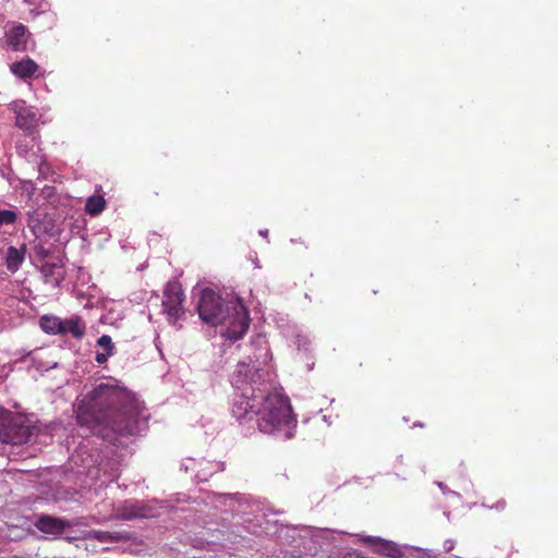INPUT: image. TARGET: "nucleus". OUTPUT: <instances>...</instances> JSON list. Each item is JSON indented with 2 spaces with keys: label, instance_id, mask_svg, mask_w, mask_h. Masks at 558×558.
Returning a JSON list of instances; mask_svg holds the SVG:
<instances>
[{
  "label": "nucleus",
  "instance_id": "2f4dec72",
  "mask_svg": "<svg viewBox=\"0 0 558 558\" xmlns=\"http://www.w3.org/2000/svg\"><path fill=\"white\" fill-rule=\"evenodd\" d=\"M259 234H260L263 238H267V236H268V230H267V229L259 230Z\"/></svg>",
  "mask_w": 558,
  "mask_h": 558
},
{
  "label": "nucleus",
  "instance_id": "dca6fc26",
  "mask_svg": "<svg viewBox=\"0 0 558 558\" xmlns=\"http://www.w3.org/2000/svg\"><path fill=\"white\" fill-rule=\"evenodd\" d=\"M223 462L202 460L198 461L194 478L197 483L207 481L214 473L223 471Z\"/></svg>",
  "mask_w": 558,
  "mask_h": 558
},
{
  "label": "nucleus",
  "instance_id": "f257e3e1",
  "mask_svg": "<svg viewBox=\"0 0 558 558\" xmlns=\"http://www.w3.org/2000/svg\"><path fill=\"white\" fill-rule=\"evenodd\" d=\"M252 345L256 349L250 363L239 362L231 377L234 388L232 416L241 425H247L248 430L257 427L269 435L283 432V438L289 439L293 436L296 418L287 397L269 392L268 372L262 367L270 359L269 348L260 336L252 341Z\"/></svg>",
  "mask_w": 558,
  "mask_h": 558
},
{
  "label": "nucleus",
  "instance_id": "393cba45",
  "mask_svg": "<svg viewBox=\"0 0 558 558\" xmlns=\"http://www.w3.org/2000/svg\"><path fill=\"white\" fill-rule=\"evenodd\" d=\"M197 464L198 462L193 459V458H187L185 459L182 464H181V470H183L184 472H195L196 473V470H197Z\"/></svg>",
  "mask_w": 558,
  "mask_h": 558
},
{
  "label": "nucleus",
  "instance_id": "7c9ffc66",
  "mask_svg": "<svg viewBox=\"0 0 558 558\" xmlns=\"http://www.w3.org/2000/svg\"><path fill=\"white\" fill-rule=\"evenodd\" d=\"M493 508L496 510H504L506 508V501L499 500Z\"/></svg>",
  "mask_w": 558,
  "mask_h": 558
},
{
  "label": "nucleus",
  "instance_id": "b1692460",
  "mask_svg": "<svg viewBox=\"0 0 558 558\" xmlns=\"http://www.w3.org/2000/svg\"><path fill=\"white\" fill-rule=\"evenodd\" d=\"M17 219L15 211L10 209L0 210V227L3 225H14Z\"/></svg>",
  "mask_w": 558,
  "mask_h": 558
},
{
  "label": "nucleus",
  "instance_id": "1a4fd4ad",
  "mask_svg": "<svg viewBox=\"0 0 558 558\" xmlns=\"http://www.w3.org/2000/svg\"><path fill=\"white\" fill-rule=\"evenodd\" d=\"M153 517H155V510L138 500H126L117 511V518L121 520Z\"/></svg>",
  "mask_w": 558,
  "mask_h": 558
},
{
  "label": "nucleus",
  "instance_id": "7ed1b4c3",
  "mask_svg": "<svg viewBox=\"0 0 558 558\" xmlns=\"http://www.w3.org/2000/svg\"><path fill=\"white\" fill-rule=\"evenodd\" d=\"M215 507L225 512L235 514L238 520L232 524L227 534V541L233 545H244L247 535H269L277 532V522L268 519L266 510L245 495L214 494Z\"/></svg>",
  "mask_w": 558,
  "mask_h": 558
},
{
  "label": "nucleus",
  "instance_id": "f8f14e48",
  "mask_svg": "<svg viewBox=\"0 0 558 558\" xmlns=\"http://www.w3.org/2000/svg\"><path fill=\"white\" fill-rule=\"evenodd\" d=\"M364 542L369 544L375 551L390 558H399L403 555L402 549L393 542L380 537L367 536Z\"/></svg>",
  "mask_w": 558,
  "mask_h": 558
},
{
  "label": "nucleus",
  "instance_id": "a211bd4d",
  "mask_svg": "<svg viewBox=\"0 0 558 558\" xmlns=\"http://www.w3.org/2000/svg\"><path fill=\"white\" fill-rule=\"evenodd\" d=\"M39 326L48 335H59L61 327V317L56 315H44L39 318Z\"/></svg>",
  "mask_w": 558,
  "mask_h": 558
},
{
  "label": "nucleus",
  "instance_id": "423d86ee",
  "mask_svg": "<svg viewBox=\"0 0 558 558\" xmlns=\"http://www.w3.org/2000/svg\"><path fill=\"white\" fill-rule=\"evenodd\" d=\"M183 301L181 286L178 282H168L163 291L162 307L170 324L174 325L184 316Z\"/></svg>",
  "mask_w": 558,
  "mask_h": 558
},
{
  "label": "nucleus",
  "instance_id": "20e7f679",
  "mask_svg": "<svg viewBox=\"0 0 558 558\" xmlns=\"http://www.w3.org/2000/svg\"><path fill=\"white\" fill-rule=\"evenodd\" d=\"M197 311L204 323L223 326L221 336L229 340L241 339L250 327L248 311L242 300L233 294H226L223 298L206 288L201 292Z\"/></svg>",
  "mask_w": 558,
  "mask_h": 558
},
{
  "label": "nucleus",
  "instance_id": "a878e982",
  "mask_svg": "<svg viewBox=\"0 0 558 558\" xmlns=\"http://www.w3.org/2000/svg\"><path fill=\"white\" fill-rule=\"evenodd\" d=\"M16 150L20 156H23L26 158H31V157L35 156L34 153L29 154L27 144H24L23 142H19L16 144Z\"/></svg>",
  "mask_w": 558,
  "mask_h": 558
},
{
  "label": "nucleus",
  "instance_id": "0eeeda50",
  "mask_svg": "<svg viewBox=\"0 0 558 558\" xmlns=\"http://www.w3.org/2000/svg\"><path fill=\"white\" fill-rule=\"evenodd\" d=\"M307 534L302 537L305 555L310 558H323L328 551L332 533L327 530H308Z\"/></svg>",
  "mask_w": 558,
  "mask_h": 558
},
{
  "label": "nucleus",
  "instance_id": "aec40b11",
  "mask_svg": "<svg viewBox=\"0 0 558 558\" xmlns=\"http://www.w3.org/2000/svg\"><path fill=\"white\" fill-rule=\"evenodd\" d=\"M24 260V254L14 246H10L7 252V267L15 272Z\"/></svg>",
  "mask_w": 558,
  "mask_h": 558
},
{
  "label": "nucleus",
  "instance_id": "473e14b6",
  "mask_svg": "<svg viewBox=\"0 0 558 558\" xmlns=\"http://www.w3.org/2000/svg\"><path fill=\"white\" fill-rule=\"evenodd\" d=\"M38 254H40V255H41V256H44V257H45V256H47V252L45 251V248H44V247H39V248H38Z\"/></svg>",
  "mask_w": 558,
  "mask_h": 558
},
{
  "label": "nucleus",
  "instance_id": "4468645a",
  "mask_svg": "<svg viewBox=\"0 0 558 558\" xmlns=\"http://www.w3.org/2000/svg\"><path fill=\"white\" fill-rule=\"evenodd\" d=\"M86 326L80 316L61 318L60 336L71 335L75 339H82L85 336Z\"/></svg>",
  "mask_w": 558,
  "mask_h": 558
},
{
  "label": "nucleus",
  "instance_id": "f704fd0d",
  "mask_svg": "<svg viewBox=\"0 0 558 558\" xmlns=\"http://www.w3.org/2000/svg\"><path fill=\"white\" fill-rule=\"evenodd\" d=\"M31 14L34 15V16H37L39 14V12H35L34 10H32Z\"/></svg>",
  "mask_w": 558,
  "mask_h": 558
},
{
  "label": "nucleus",
  "instance_id": "72a5a7b5",
  "mask_svg": "<svg viewBox=\"0 0 558 558\" xmlns=\"http://www.w3.org/2000/svg\"><path fill=\"white\" fill-rule=\"evenodd\" d=\"M24 3L28 4V5H32L34 4V0H23Z\"/></svg>",
  "mask_w": 558,
  "mask_h": 558
},
{
  "label": "nucleus",
  "instance_id": "6e6552de",
  "mask_svg": "<svg viewBox=\"0 0 558 558\" xmlns=\"http://www.w3.org/2000/svg\"><path fill=\"white\" fill-rule=\"evenodd\" d=\"M34 525L43 533L60 535L68 527L73 526L74 523L63 518H57L49 514H39L36 517Z\"/></svg>",
  "mask_w": 558,
  "mask_h": 558
},
{
  "label": "nucleus",
  "instance_id": "6ab92c4d",
  "mask_svg": "<svg viewBox=\"0 0 558 558\" xmlns=\"http://www.w3.org/2000/svg\"><path fill=\"white\" fill-rule=\"evenodd\" d=\"M41 196L45 201H47L53 207H58L68 202V197L62 196L58 193L57 189L51 185H45L41 189Z\"/></svg>",
  "mask_w": 558,
  "mask_h": 558
},
{
  "label": "nucleus",
  "instance_id": "c756f323",
  "mask_svg": "<svg viewBox=\"0 0 558 558\" xmlns=\"http://www.w3.org/2000/svg\"><path fill=\"white\" fill-rule=\"evenodd\" d=\"M437 486L442 490L444 494H454L453 492L447 489V487L445 486V484L442 482H436Z\"/></svg>",
  "mask_w": 558,
  "mask_h": 558
},
{
  "label": "nucleus",
  "instance_id": "f3484780",
  "mask_svg": "<svg viewBox=\"0 0 558 558\" xmlns=\"http://www.w3.org/2000/svg\"><path fill=\"white\" fill-rule=\"evenodd\" d=\"M37 70V63L29 58L23 59L19 62H14L11 65V71L21 78L32 77Z\"/></svg>",
  "mask_w": 558,
  "mask_h": 558
},
{
  "label": "nucleus",
  "instance_id": "9b49d317",
  "mask_svg": "<svg viewBox=\"0 0 558 558\" xmlns=\"http://www.w3.org/2000/svg\"><path fill=\"white\" fill-rule=\"evenodd\" d=\"M31 34L26 26L19 23L15 24L7 34V44L13 51H25L27 49L28 39Z\"/></svg>",
  "mask_w": 558,
  "mask_h": 558
},
{
  "label": "nucleus",
  "instance_id": "5701e85b",
  "mask_svg": "<svg viewBox=\"0 0 558 558\" xmlns=\"http://www.w3.org/2000/svg\"><path fill=\"white\" fill-rule=\"evenodd\" d=\"M97 344L105 350V352H107L110 355H113L114 344L110 336L102 335L101 337L98 338Z\"/></svg>",
  "mask_w": 558,
  "mask_h": 558
},
{
  "label": "nucleus",
  "instance_id": "cd10ccee",
  "mask_svg": "<svg viewBox=\"0 0 558 558\" xmlns=\"http://www.w3.org/2000/svg\"><path fill=\"white\" fill-rule=\"evenodd\" d=\"M109 356H111V355H110V354H108L107 352H98V353L96 354L95 360H96V362H97L98 364H104L105 362H107V360L109 359Z\"/></svg>",
  "mask_w": 558,
  "mask_h": 558
},
{
  "label": "nucleus",
  "instance_id": "bb28decb",
  "mask_svg": "<svg viewBox=\"0 0 558 558\" xmlns=\"http://www.w3.org/2000/svg\"><path fill=\"white\" fill-rule=\"evenodd\" d=\"M295 344L298 345V350H301V349L306 350L307 345L310 344V341L307 340L306 337L298 335L295 338Z\"/></svg>",
  "mask_w": 558,
  "mask_h": 558
},
{
  "label": "nucleus",
  "instance_id": "4be33fe9",
  "mask_svg": "<svg viewBox=\"0 0 558 558\" xmlns=\"http://www.w3.org/2000/svg\"><path fill=\"white\" fill-rule=\"evenodd\" d=\"M41 217L43 215L37 210L27 211V226L34 233L40 231Z\"/></svg>",
  "mask_w": 558,
  "mask_h": 558
},
{
  "label": "nucleus",
  "instance_id": "39448f33",
  "mask_svg": "<svg viewBox=\"0 0 558 558\" xmlns=\"http://www.w3.org/2000/svg\"><path fill=\"white\" fill-rule=\"evenodd\" d=\"M51 438L48 434H40L39 427L27 423L26 418L0 409V441L19 446L31 441H38V437Z\"/></svg>",
  "mask_w": 558,
  "mask_h": 558
},
{
  "label": "nucleus",
  "instance_id": "c85d7f7f",
  "mask_svg": "<svg viewBox=\"0 0 558 558\" xmlns=\"http://www.w3.org/2000/svg\"><path fill=\"white\" fill-rule=\"evenodd\" d=\"M454 541L453 539H446L444 542V549L445 551L449 553L454 548Z\"/></svg>",
  "mask_w": 558,
  "mask_h": 558
},
{
  "label": "nucleus",
  "instance_id": "2eb2a0df",
  "mask_svg": "<svg viewBox=\"0 0 558 558\" xmlns=\"http://www.w3.org/2000/svg\"><path fill=\"white\" fill-rule=\"evenodd\" d=\"M40 271L46 283L51 284L53 288L59 287L64 279V271L59 263L44 262Z\"/></svg>",
  "mask_w": 558,
  "mask_h": 558
},
{
  "label": "nucleus",
  "instance_id": "f03ea898",
  "mask_svg": "<svg viewBox=\"0 0 558 558\" xmlns=\"http://www.w3.org/2000/svg\"><path fill=\"white\" fill-rule=\"evenodd\" d=\"M149 414L143 402L126 388L100 383L78 400L77 424L114 444L119 436L135 435L146 428Z\"/></svg>",
  "mask_w": 558,
  "mask_h": 558
},
{
  "label": "nucleus",
  "instance_id": "412c9836",
  "mask_svg": "<svg viewBox=\"0 0 558 558\" xmlns=\"http://www.w3.org/2000/svg\"><path fill=\"white\" fill-rule=\"evenodd\" d=\"M106 206V201L100 195H93L87 198L85 204V210L92 216L99 215Z\"/></svg>",
  "mask_w": 558,
  "mask_h": 558
},
{
  "label": "nucleus",
  "instance_id": "9d476101",
  "mask_svg": "<svg viewBox=\"0 0 558 558\" xmlns=\"http://www.w3.org/2000/svg\"><path fill=\"white\" fill-rule=\"evenodd\" d=\"M12 109L15 113V123L20 129L32 131L36 128L38 118L33 107L26 106L24 101H14Z\"/></svg>",
  "mask_w": 558,
  "mask_h": 558
},
{
  "label": "nucleus",
  "instance_id": "ddd939ff",
  "mask_svg": "<svg viewBox=\"0 0 558 558\" xmlns=\"http://www.w3.org/2000/svg\"><path fill=\"white\" fill-rule=\"evenodd\" d=\"M86 539H93L100 543H120L132 539V534L128 531H99L90 530L85 534Z\"/></svg>",
  "mask_w": 558,
  "mask_h": 558
}]
</instances>
